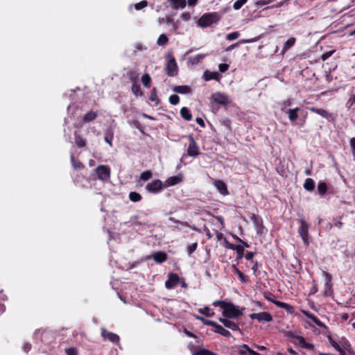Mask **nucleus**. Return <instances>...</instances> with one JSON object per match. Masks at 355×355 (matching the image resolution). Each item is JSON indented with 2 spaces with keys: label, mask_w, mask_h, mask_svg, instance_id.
<instances>
[{
  "label": "nucleus",
  "mask_w": 355,
  "mask_h": 355,
  "mask_svg": "<svg viewBox=\"0 0 355 355\" xmlns=\"http://www.w3.org/2000/svg\"><path fill=\"white\" fill-rule=\"evenodd\" d=\"M220 18L221 15L216 12L205 13L198 20V25L206 28L218 22Z\"/></svg>",
  "instance_id": "obj_1"
},
{
  "label": "nucleus",
  "mask_w": 355,
  "mask_h": 355,
  "mask_svg": "<svg viewBox=\"0 0 355 355\" xmlns=\"http://www.w3.org/2000/svg\"><path fill=\"white\" fill-rule=\"evenodd\" d=\"M173 91L178 94H185L191 93V89L187 85H180L174 87Z\"/></svg>",
  "instance_id": "obj_21"
},
{
  "label": "nucleus",
  "mask_w": 355,
  "mask_h": 355,
  "mask_svg": "<svg viewBox=\"0 0 355 355\" xmlns=\"http://www.w3.org/2000/svg\"><path fill=\"white\" fill-rule=\"evenodd\" d=\"M206 56V54H197L194 56L190 57L188 59V61L191 64H198L202 59H204Z\"/></svg>",
  "instance_id": "obj_25"
},
{
  "label": "nucleus",
  "mask_w": 355,
  "mask_h": 355,
  "mask_svg": "<svg viewBox=\"0 0 355 355\" xmlns=\"http://www.w3.org/2000/svg\"><path fill=\"white\" fill-rule=\"evenodd\" d=\"M165 22H166V24H171V25L173 26V29H174V30H176V28H177V26H176V25H175V24L173 22V18H171V17H166V21H165Z\"/></svg>",
  "instance_id": "obj_53"
},
{
  "label": "nucleus",
  "mask_w": 355,
  "mask_h": 355,
  "mask_svg": "<svg viewBox=\"0 0 355 355\" xmlns=\"http://www.w3.org/2000/svg\"><path fill=\"white\" fill-rule=\"evenodd\" d=\"M152 176L153 173L150 171L148 170L142 172L140 174V179L143 181H147L150 180L152 178Z\"/></svg>",
  "instance_id": "obj_35"
},
{
  "label": "nucleus",
  "mask_w": 355,
  "mask_h": 355,
  "mask_svg": "<svg viewBox=\"0 0 355 355\" xmlns=\"http://www.w3.org/2000/svg\"><path fill=\"white\" fill-rule=\"evenodd\" d=\"M248 0H236L234 4L233 8L234 10H239L246 2Z\"/></svg>",
  "instance_id": "obj_39"
},
{
  "label": "nucleus",
  "mask_w": 355,
  "mask_h": 355,
  "mask_svg": "<svg viewBox=\"0 0 355 355\" xmlns=\"http://www.w3.org/2000/svg\"><path fill=\"white\" fill-rule=\"evenodd\" d=\"M231 249L234 250H236L238 256H239V258H242L243 256V254H244V249H243V246L242 245H232L231 247H230Z\"/></svg>",
  "instance_id": "obj_32"
},
{
  "label": "nucleus",
  "mask_w": 355,
  "mask_h": 355,
  "mask_svg": "<svg viewBox=\"0 0 355 355\" xmlns=\"http://www.w3.org/2000/svg\"><path fill=\"white\" fill-rule=\"evenodd\" d=\"M252 349L248 345H241L236 350L238 355H250Z\"/></svg>",
  "instance_id": "obj_23"
},
{
  "label": "nucleus",
  "mask_w": 355,
  "mask_h": 355,
  "mask_svg": "<svg viewBox=\"0 0 355 355\" xmlns=\"http://www.w3.org/2000/svg\"><path fill=\"white\" fill-rule=\"evenodd\" d=\"M239 37V32H237V31L232 32V33H229L226 36V40H229V41H232V40H234L237 39Z\"/></svg>",
  "instance_id": "obj_41"
},
{
  "label": "nucleus",
  "mask_w": 355,
  "mask_h": 355,
  "mask_svg": "<svg viewBox=\"0 0 355 355\" xmlns=\"http://www.w3.org/2000/svg\"><path fill=\"white\" fill-rule=\"evenodd\" d=\"M199 312L206 316H211L213 314V313H211V309L208 306H205L203 309H200Z\"/></svg>",
  "instance_id": "obj_46"
},
{
  "label": "nucleus",
  "mask_w": 355,
  "mask_h": 355,
  "mask_svg": "<svg viewBox=\"0 0 355 355\" xmlns=\"http://www.w3.org/2000/svg\"><path fill=\"white\" fill-rule=\"evenodd\" d=\"M203 78L206 81L211 80H218L220 78V74L218 72H209L208 71H205Z\"/></svg>",
  "instance_id": "obj_20"
},
{
  "label": "nucleus",
  "mask_w": 355,
  "mask_h": 355,
  "mask_svg": "<svg viewBox=\"0 0 355 355\" xmlns=\"http://www.w3.org/2000/svg\"><path fill=\"white\" fill-rule=\"evenodd\" d=\"M183 176L182 174H179L175 176L168 178L165 183L167 187H172L182 182Z\"/></svg>",
  "instance_id": "obj_14"
},
{
  "label": "nucleus",
  "mask_w": 355,
  "mask_h": 355,
  "mask_svg": "<svg viewBox=\"0 0 355 355\" xmlns=\"http://www.w3.org/2000/svg\"><path fill=\"white\" fill-rule=\"evenodd\" d=\"M101 336L104 339H108L111 343H118L119 342V336L112 332L107 331L105 328H101Z\"/></svg>",
  "instance_id": "obj_13"
},
{
  "label": "nucleus",
  "mask_w": 355,
  "mask_h": 355,
  "mask_svg": "<svg viewBox=\"0 0 355 355\" xmlns=\"http://www.w3.org/2000/svg\"><path fill=\"white\" fill-rule=\"evenodd\" d=\"M203 231L206 234L208 239H210L212 237V234L207 226L203 227Z\"/></svg>",
  "instance_id": "obj_55"
},
{
  "label": "nucleus",
  "mask_w": 355,
  "mask_h": 355,
  "mask_svg": "<svg viewBox=\"0 0 355 355\" xmlns=\"http://www.w3.org/2000/svg\"><path fill=\"white\" fill-rule=\"evenodd\" d=\"M180 277L176 273H170L168 279L165 282V287L167 289L174 288L179 282Z\"/></svg>",
  "instance_id": "obj_10"
},
{
  "label": "nucleus",
  "mask_w": 355,
  "mask_h": 355,
  "mask_svg": "<svg viewBox=\"0 0 355 355\" xmlns=\"http://www.w3.org/2000/svg\"><path fill=\"white\" fill-rule=\"evenodd\" d=\"M299 110H300L299 107L288 110V119L291 121L293 122L297 119V118H298L297 112Z\"/></svg>",
  "instance_id": "obj_26"
},
{
  "label": "nucleus",
  "mask_w": 355,
  "mask_h": 355,
  "mask_svg": "<svg viewBox=\"0 0 355 355\" xmlns=\"http://www.w3.org/2000/svg\"><path fill=\"white\" fill-rule=\"evenodd\" d=\"M180 115L186 121H190L192 119V114L186 107H184L180 110Z\"/></svg>",
  "instance_id": "obj_27"
},
{
  "label": "nucleus",
  "mask_w": 355,
  "mask_h": 355,
  "mask_svg": "<svg viewBox=\"0 0 355 355\" xmlns=\"http://www.w3.org/2000/svg\"><path fill=\"white\" fill-rule=\"evenodd\" d=\"M328 340L331 345L339 352H343V349L332 338L331 336H328Z\"/></svg>",
  "instance_id": "obj_34"
},
{
  "label": "nucleus",
  "mask_w": 355,
  "mask_h": 355,
  "mask_svg": "<svg viewBox=\"0 0 355 355\" xmlns=\"http://www.w3.org/2000/svg\"><path fill=\"white\" fill-rule=\"evenodd\" d=\"M295 42V37H291L289 38L285 43L283 47V53L288 51L290 48H291Z\"/></svg>",
  "instance_id": "obj_29"
},
{
  "label": "nucleus",
  "mask_w": 355,
  "mask_h": 355,
  "mask_svg": "<svg viewBox=\"0 0 355 355\" xmlns=\"http://www.w3.org/2000/svg\"><path fill=\"white\" fill-rule=\"evenodd\" d=\"M168 37L166 35L162 34L159 35V37L157 39V43L158 45H164L168 42Z\"/></svg>",
  "instance_id": "obj_38"
},
{
  "label": "nucleus",
  "mask_w": 355,
  "mask_h": 355,
  "mask_svg": "<svg viewBox=\"0 0 355 355\" xmlns=\"http://www.w3.org/2000/svg\"><path fill=\"white\" fill-rule=\"evenodd\" d=\"M167 259V254L164 252H157L153 254V260L157 263H162Z\"/></svg>",
  "instance_id": "obj_19"
},
{
  "label": "nucleus",
  "mask_w": 355,
  "mask_h": 355,
  "mask_svg": "<svg viewBox=\"0 0 355 355\" xmlns=\"http://www.w3.org/2000/svg\"><path fill=\"white\" fill-rule=\"evenodd\" d=\"M250 318L252 320H257L259 322H270L272 320V315L268 312L252 313Z\"/></svg>",
  "instance_id": "obj_8"
},
{
  "label": "nucleus",
  "mask_w": 355,
  "mask_h": 355,
  "mask_svg": "<svg viewBox=\"0 0 355 355\" xmlns=\"http://www.w3.org/2000/svg\"><path fill=\"white\" fill-rule=\"evenodd\" d=\"M234 268H235V270L236 272V273L238 274L239 275V277L240 279V280L242 282H245V276L243 274V272L241 271H240L237 268H236L235 266H234Z\"/></svg>",
  "instance_id": "obj_51"
},
{
  "label": "nucleus",
  "mask_w": 355,
  "mask_h": 355,
  "mask_svg": "<svg viewBox=\"0 0 355 355\" xmlns=\"http://www.w3.org/2000/svg\"><path fill=\"white\" fill-rule=\"evenodd\" d=\"M70 158H71V162L74 168H80L82 166V164L80 162H78V163L76 162L74 156L73 155H71Z\"/></svg>",
  "instance_id": "obj_52"
},
{
  "label": "nucleus",
  "mask_w": 355,
  "mask_h": 355,
  "mask_svg": "<svg viewBox=\"0 0 355 355\" xmlns=\"http://www.w3.org/2000/svg\"><path fill=\"white\" fill-rule=\"evenodd\" d=\"M348 103L350 104V106L352 105L355 103V95H352L349 100Z\"/></svg>",
  "instance_id": "obj_63"
},
{
  "label": "nucleus",
  "mask_w": 355,
  "mask_h": 355,
  "mask_svg": "<svg viewBox=\"0 0 355 355\" xmlns=\"http://www.w3.org/2000/svg\"><path fill=\"white\" fill-rule=\"evenodd\" d=\"M227 304V303H225L223 301L216 300V301L214 302L213 305L214 306H220L224 310V309H225V307Z\"/></svg>",
  "instance_id": "obj_49"
},
{
  "label": "nucleus",
  "mask_w": 355,
  "mask_h": 355,
  "mask_svg": "<svg viewBox=\"0 0 355 355\" xmlns=\"http://www.w3.org/2000/svg\"><path fill=\"white\" fill-rule=\"evenodd\" d=\"M242 314L239 308L232 303H227L223 310V315L228 318H236Z\"/></svg>",
  "instance_id": "obj_3"
},
{
  "label": "nucleus",
  "mask_w": 355,
  "mask_h": 355,
  "mask_svg": "<svg viewBox=\"0 0 355 355\" xmlns=\"http://www.w3.org/2000/svg\"><path fill=\"white\" fill-rule=\"evenodd\" d=\"M129 198L132 202H137L141 200V196L135 191H132L129 193Z\"/></svg>",
  "instance_id": "obj_33"
},
{
  "label": "nucleus",
  "mask_w": 355,
  "mask_h": 355,
  "mask_svg": "<svg viewBox=\"0 0 355 355\" xmlns=\"http://www.w3.org/2000/svg\"><path fill=\"white\" fill-rule=\"evenodd\" d=\"M75 142L78 148H83L86 145V140L77 133L75 134Z\"/></svg>",
  "instance_id": "obj_28"
},
{
  "label": "nucleus",
  "mask_w": 355,
  "mask_h": 355,
  "mask_svg": "<svg viewBox=\"0 0 355 355\" xmlns=\"http://www.w3.org/2000/svg\"><path fill=\"white\" fill-rule=\"evenodd\" d=\"M163 183L159 180H155L146 186V189L151 193H157L162 189Z\"/></svg>",
  "instance_id": "obj_7"
},
{
  "label": "nucleus",
  "mask_w": 355,
  "mask_h": 355,
  "mask_svg": "<svg viewBox=\"0 0 355 355\" xmlns=\"http://www.w3.org/2000/svg\"><path fill=\"white\" fill-rule=\"evenodd\" d=\"M180 101V98L176 94L171 95L169 97V102L172 105H177Z\"/></svg>",
  "instance_id": "obj_42"
},
{
  "label": "nucleus",
  "mask_w": 355,
  "mask_h": 355,
  "mask_svg": "<svg viewBox=\"0 0 355 355\" xmlns=\"http://www.w3.org/2000/svg\"><path fill=\"white\" fill-rule=\"evenodd\" d=\"M131 89H132V93L135 96H139L142 95V92L141 91L140 86L138 84H137L135 83H133Z\"/></svg>",
  "instance_id": "obj_37"
},
{
  "label": "nucleus",
  "mask_w": 355,
  "mask_h": 355,
  "mask_svg": "<svg viewBox=\"0 0 355 355\" xmlns=\"http://www.w3.org/2000/svg\"><path fill=\"white\" fill-rule=\"evenodd\" d=\"M302 313L305 316L311 319L317 326L320 327H326L325 325L313 314L310 313L306 311H302Z\"/></svg>",
  "instance_id": "obj_18"
},
{
  "label": "nucleus",
  "mask_w": 355,
  "mask_h": 355,
  "mask_svg": "<svg viewBox=\"0 0 355 355\" xmlns=\"http://www.w3.org/2000/svg\"><path fill=\"white\" fill-rule=\"evenodd\" d=\"M275 304L276 305H277L279 307L286 309L290 312H291V309H293V307L291 306H290L288 304L284 303V302L277 301V302H275Z\"/></svg>",
  "instance_id": "obj_43"
},
{
  "label": "nucleus",
  "mask_w": 355,
  "mask_h": 355,
  "mask_svg": "<svg viewBox=\"0 0 355 355\" xmlns=\"http://www.w3.org/2000/svg\"><path fill=\"white\" fill-rule=\"evenodd\" d=\"M190 17V15L189 13H183L182 15H181V18L183 19V20H187L189 19Z\"/></svg>",
  "instance_id": "obj_64"
},
{
  "label": "nucleus",
  "mask_w": 355,
  "mask_h": 355,
  "mask_svg": "<svg viewBox=\"0 0 355 355\" xmlns=\"http://www.w3.org/2000/svg\"><path fill=\"white\" fill-rule=\"evenodd\" d=\"M193 355H216V354L207 350V349H200L193 353Z\"/></svg>",
  "instance_id": "obj_40"
},
{
  "label": "nucleus",
  "mask_w": 355,
  "mask_h": 355,
  "mask_svg": "<svg viewBox=\"0 0 355 355\" xmlns=\"http://www.w3.org/2000/svg\"><path fill=\"white\" fill-rule=\"evenodd\" d=\"M310 111L319 114L320 116L326 119L329 121H334L335 119L333 114L329 112L326 110L312 107L310 108Z\"/></svg>",
  "instance_id": "obj_9"
},
{
  "label": "nucleus",
  "mask_w": 355,
  "mask_h": 355,
  "mask_svg": "<svg viewBox=\"0 0 355 355\" xmlns=\"http://www.w3.org/2000/svg\"><path fill=\"white\" fill-rule=\"evenodd\" d=\"M150 100L152 102L157 101V91H156V89L155 87L153 88V89L150 92Z\"/></svg>",
  "instance_id": "obj_47"
},
{
  "label": "nucleus",
  "mask_w": 355,
  "mask_h": 355,
  "mask_svg": "<svg viewBox=\"0 0 355 355\" xmlns=\"http://www.w3.org/2000/svg\"><path fill=\"white\" fill-rule=\"evenodd\" d=\"M165 73L169 77L176 76L178 73L177 62L172 53H168L166 56Z\"/></svg>",
  "instance_id": "obj_2"
},
{
  "label": "nucleus",
  "mask_w": 355,
  "mask_h": 355,
  "mask_svg": "<svg viewBox=\"0 0 355 355\" xmlns=\"http://www.w3.org/2000/svg\"><path fill=\"white\" fill-rule=\"evenodd\" d=\"M211 99L216 103L226 105L229 103L228 97L223 93L216 92L211 95Z\"/></svg>",
  "instance_id": "obj_11"
},
{
  "label": "nucleus",
  "mask_w": 355,
  "mask_h": 355,
  "mask_svg": "<svg viewBox=\"0 0 355 355\" xmlns=\"http://www.w3.org/2000/svg\"><path fill=\"white\" fill-rule=\"evenodd\" d=\"M334 53V51H327V52L324 53L321 56L322 60L325 61L329 58H330L333 55Z\"/></svg>",
  "instance_id": "obj_48"
},
{
  "label": "nucleus",
  "mask_w": 355,
  "mask_h": 355,
  "mask_svg": "<svg viewBox=\"0 0 355 355\" xmlns=\"http://www.w3.org/2000/svg\"><path fill=\"white\" fill-rule=\"evenodd\" d=\"M141 81L144 87H149L151 82V78L148 73H145L141 77Z\"/></svg>",
  "instance_id": "obj_36"
},
{
  "label": "nucleus",
  "mask_w": 355,
  "mask_h": 355,
  "mask_svg": "<svg viewBox=\"0 0 355 355\" xmlns=\"http://www.w3.org/2000/svg\"><path fill=\"white\" fill-rule=\"evenodd\" d=\"M173 9L184 8L186 6L185 0H168Z\"/></svg>",
  "instance_id": "obj_22"
},
{
  "label": "nucleus",
  "mask_w": 355,
  "mask_h": 355,
  "mask_svg": "<svg viewBox=\"0 0 355 355\" xmlns=\"http://www.w3.org/2000/svg\"><path fill=\"white\" fill-rule=\"evenodd\" d=\"M304 189L308 191H313L315 189V182L311 178H306L303 184Z\"/></svg>",
  "instance_id": "obj_24"
},
{
  "label": "nucleus",
  "mask_w": 355,
  "mask_h": 355,
  "mask_svg": "<svg viewBox=\"0 0 355 355\" xmlns=\"http://www.w3.org/2000/svg\"><path fill=\"white\" fill-rule=\"evenodd\" d=\"M97 116V114L94 112L90 111L87 112L83 118L85 122H89L94 120Z\"/></svg>",
  "instance_id": "obj_30"
},
{
  "label": "nucleus",
  "mask_w": 355,
  "mask_h": 355,
  "mask_svg": "<svg viewBox=\"0 0 355 355\" xmlns=\"http://www.w3.org/2000/svg\"><path fill=\"white\" fill-rule=\"evenodd\" d=\"M67 355H78L77 350L75 348H69L67 351Z\"/></svg>",
  "instance_id": "obj_59"
},
{
  "label": "nucleus",
  "mask_w": 355,
  "mask_h": 355,
  "mask_svg": "<svg viewBox=\"0 0 355 355\" xmlns=\"http://www.w3.org/2000/svg\"><path fill=\"white\" fill-rule=\"evenodd\" d=\"M295 339L298 342V344L300 345V347L302 348L309 350H313L315 349L314 345L306 343L304 337L301 336H295Z\"/></svg>",
  "instance_id": "obj_16"
},
{
  "label": "nucleus",
  "mask_w": 355,
  "mask_h": 355,
  "mask_svg": "<svg viewBox=\"0 0 355 355\" xmlns=\"http://www.w3.org/2000/svg\"><path fill=\"white\" fill-rule=\"evenodd\" d=\"M349 145L352 148L353 156L355 157V137H353L350 139Z\"/></svg>",
  "instance_id": "obj_50"
},
{
  "label": "nucleus",
  "mask_w": 355,
  "mask_h": 355,
  "mask_svg": "<svg viewBox=\"0 0 355 355\" xmlns=\"http://www.w3.org/2000/svg\"><path fill=\"white\" fill-rule=\"evenodd\" d=\"M197 246H198L197 243H193L191 244L190 245H189L187 248L188 254L191 255L194 251H196Z\"/></svg>",
  "instance_id": "obj_44"
},
{
  "label": "nucleus",
  "mask_w": 355,
  "mask_h": 355,
  "mask_svg": "<svg viewBox=\"0 0 355 355\" xmlns=\"http://www.w3.org/2000/svg\"><path fill=\"white\" fill-rule=\"evenodd\" d=\"M214 184L220 193L224 196L228 194L227 186L223 181L216 180Z\"/></svg>",
  "instance_id": "obj_17"
},
{
  "label": "nucleus",
  "mask_w": 355,
  "mask_h": 355,
  "mask_svg": "<svg viewBox=\"0 0 355 355\" xmlns=\"http://www.w3.org/2000/svg\"><path fill=\"white\" fill-rule=\"evenodd\" d=\"M238 46V43H234V44H231L230 46H229L226 49L225 51H232V49H234L236 46Z\"/></svg>",
  "instance_id": "obj_62"
},
{
  "label": "nucleus",
  "mask_w": 355,
  "mask_h": 355,
  "mask_svg": "<svg viewBox=\"0 0 355 355\" xmlns=\"http://www.w3.org/2000/svg\"><path fill=\"white\" fill-rule=\"evenodd\" d=\"M95 172L101 180L107 181L110 178L111 170L108 166L100 165L96 168Z\"/></svg>",
  "instance_id": "obj_4"
},
{
  "label": "nucleus",
  "mask_w": 355,
  "mask_h": 355,
  "mask_svg": "<svg viewBox=\"0 0 355 355\" xmlns=\"http://www.w3.org/2000/svg\"><path fill=\"white\" fill-rule=\"evenodd\" d=\"M327 185L324 182H319L318 185V191L320 195L324 196L327 193Z\"/></svg>",
  "instance_id": "obj_31"
},
{
  "label": "nucleus",
  "mask_w": 355,
  "mask_h": 355,
  "mask_svg": "<svg viewBox=\"0 0 355 355\" xmlns=\"http://www.w3.org/2000/svg\"><path fill=\"white\" fill-rule=\"evenodd\" d=\"M196 121L201 127H205V123H204V121L202 120V119L199 118V117L196 118Z\"/></svg>",
  "instance_id": "obj_60"
},
{
  "label": "nucleus",
  "mask_w": 355,
  "mask_h": 355,
  "mask_svg": "<svg viewBox=\"0 0 355 355\" xmlns=\"http://www.w3.org/2000/svg\"><path fill=\"white\" fill-rule=\"evenodd\" d=\"M219 321L222 322L225 327L232 331H240L239 326L227 318H220Z\"/></svg>",
  "instance_id": "obj_15"
},
{
  "label": "nucleus",
  "mask_w": 355,
  "mask_h": 355,
  "mask_svg": "<svg viewBox=\"0 0 355 355\" xmlns=\"http://www.w3.org/2000/svg\"><path fill=\"white\" fill-rule=\"evenodd\" d=\"M229 65L227 64H220L218 66V69L220 71L225 72L228 69Z\"/></svg>",
  "instance_id": "obj_54"
},
{
  "label": "nucleus",
  "mask_w": 355,
  "mask_h": 355,
  "mask_svg": "<svg viewBox=\"0 0 355 355\" xmlns=\"http://www.w3.org/2000/svg\"><path fill=\"white\" fill-rule=\"evenodd\" d=\"M148 5V2L145 0L144 1H141V2L139 3H137L135 5V8L136 10H141L145 7H146Z\"/></svg>",
  "instance_id": "obj_45"
},
{
  "label": "nucleus",
  "mask_w": 355,
  "mask_h": 355,
  "mask_svg": "<svg viewBox=\"0 0 355 355\" xmlns=\"http://www.w3.org/2000/svg\"><path fill=\"white\" fill-rule=\"evenodd\" d=\"M254 253L252 252H248L245 254V259L247 260L251 261L253 262V257H254Z\"/></svg>",
  "instance_id": "obj_57"
},
{
  "label": "nucleus",
  "mask_w": 355,
  "mask_h": 355,
  "mask_svg": "<svg viewBox=\"0 0 355 355\" xmlns=\"http://www.w3.org/2000/svg\"><path fill=\"white\" fill-rule=\"evenodd\" d=\"M291 99H287L284 101H283L281 104L282 105V110H283L287 106H290L291 105Z\"/></svg>",
  "instance_id": "obj_58"
},
{
  "label": "nucleus",
  "mask_w": 355,
  "mask_h": 355,
  "mask_svg": "<svg viewBox=\"0 0 355 355\" xmlns=\"http://www.w3.org/2000/svg\"><path fill=\"white\" fill-rule=\"evenodd\" d=\"M23 349L26 352H28L31 349V345L28 343H24L23 345Z\"/></svg>",
  "instance_id": "obj_61"
},
{
  "label": "nucleus",
  "mask_w": 355,
  "mask_h": 355,
  "mask_svg": "<svg viewBox=\"0 0 355 355\" xmlns=\"http://www.w3.org/2000/svg\"><path fill=\"white\" fill-rule=\"evenodd\" d=\"M198 319L203 321L205 324L211 325V327H214L218 334H219L225 337H230L231 336V333L228 330L225 329L222 326L218 324L215 322L210 321V320H205L203 318H198Z\"/></svg>",
  "instance_id": "obj_6"
},
{
  "label": "nucleus",
  "mask_w": 355,
  "mask_h": 355,
  "mask_svg": "<svg viewBox=\"0 0 355 355\" xmlns=\"http://www.w3.org/2000/svg\"><path fill=\"white\" fill-rule=\"evenodd\" d=\"M187 153L191 157H196L199 154L198 145L192 136L189 137Z\"/></svg>",
  "instance_id": "obj_12"
},
{
  "label": "nucleus",
  "mask_w": 355,
  "mask_h": 355,
  "mask_svg": "<svg viewBox=\"0 0 355 355\" xmlns=\"http://www.w3.org/2000/svg\"><path fill=\"white\" fill-rule=\"evenodd\" d=\"M255 41H257V40L254 39V38H253V39H248V40H241L237 43H238V45H239V44L252 43V42H254Z\"/></svg>",
  "instance_id": "obj_56"
},
{
  "label": "nucleus",
  "mask_w": 355,
  "mask_h": 355,
  "mask_svg": "<svg viewBox=\"0 0 355 355\" xmlns=\"http://www.w3.org/2000/svg\"><path fill=\"white\" fill-rule=\"evenodd\" d=\"M300 227H299V234L302 237L305 245H309V228L310 227L304 219H300Z\"/></svg>",
  "instance_id": "obj_5"
}]
</instances>
